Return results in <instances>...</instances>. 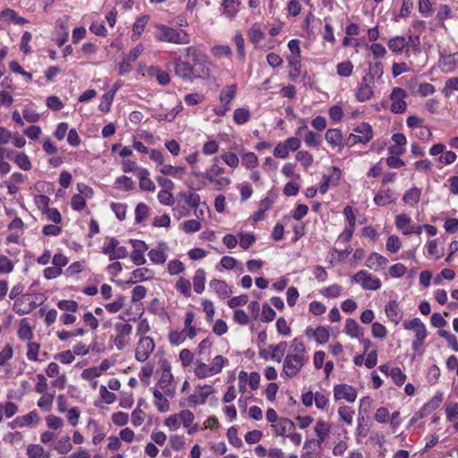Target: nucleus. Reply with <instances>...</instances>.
Segmentation results:
<instances>
[{"label": "nucleus", "mask_w": 458, "mask_h": 458, "mask_svg": "<svg viewBox=\"0 0 458 458\" xmlns=\"http://www.w3.org/2000/svg\"><path fill=\"white\" fill-rule=\"evenodd\" d=\"M184 58L178 56L174 62L166 64L165 67L174 68V74L187 81L196 79H207L210 75V69L205 64L198 49L190 46L183 48Z\"/></svg>", "instance_id": "obj_1"}, {"label": "nucleus", "mask_w": 458, "mask_h": 458, "mask_svg": "<svg viewBox=\"0 0 458 458\" xmlns=\"http://www.w3.org/2000/svg\"><path fill=\"white\" fill-rule=\"evenodd\" d=\"M155 38L157 41L176 45H187L191 42L188 32L184 30L157 23L155 26Z\"/></svg>", "instance_id": "obj_2"}, {"label": "nucleus", "mask_w": 458, "mask_h": 458, "mask_svg": "<svg viewBox=\"0 0 458 458\" xmlns=\"http://www.w3.org/2000/svg\"><path fill=\"white\" fill-rule=\"evenodd\" d=\"M225 168L218 165V157L213 159V164L204 173V178L216 186V189L222 191L231 184L229 177L223 176Z\"/></svg>", "instance_id": "obj_3"}, {"label": "nucleus", "mask_w": 458, "mask_h": 458, "mask_svg": "<svg viewBox=\"0 0 458 458\" xmlns=\"http://www.w3.org/2000/svg\"><path fill=\"white\" fill-rule=\"evenodd\" d=\"M307 357L287 354L284 360L282 376L288 378L295 377L307 362Z\"/></svg>", "instance_id": "obj_4"}, {"label": "nucleus", "mask_w": 458, "mask_h": 458, "mask_svg": "<svg viewBox=\"0 0 458 458\" xmlns=\"http://www.w3.org/2000/svg\"><path fill=\"white\" fill-rule=\"evenodd\" d=\"M352 282L360 284L364 290L377 291L381 288V281L367 270H360L352 277Z\"/></svg>", "instance_id": "obj_5"}, {"label": "nucleus", "mask_w": 458, "mask_h": 458, "mask_svg": "<svg viewBox=\"0 0 458 458\" xmlns=\"http://www.w3.org/2000/svg\"><path fill=\"white\" fill-rule=\"evenodd\" d=\"M301 147V140L297 137H290L283 142H279L274 148L273 154L277 158L284 159L290 151H296Z\"/></svg>", "instance_id": "obj_6"}, {"label": "nucleus", "mask_w": 458, "mask_h": 458, "mask_svg": "<svg viewBox=\"0 0 458 458\" xmlns=\"http://www.w3.org/2000/svg\"><path fill=\"white\" fill-rule=\"evenodd\" d=\"M102 252L108 255L110 260L124 259L128 256V250L124 246H119L116 238H110L108 243L104 245Z\"/></svg>", "instance_id": "obj_7"}, {"label": "nucleus", "mask_w": 458, "mask_h": 458, "mask_svg": "<svg viewBox=\"0 0 458 458\" xmlns=\"http://www.w3.org/2000/svg\"><path fill=\"white\" fill-rule=\"evenodd\" d=\"M407 97L406 91L399 87L393 89L390 94V99L392 101L391 112L394 114H403L407 108L405 98Z\"/></svg>", "instance_id": "obj_8"}, {"label": "nucleus", "mask_w": 458, "mask_h": 458, "mask_svg": "<svg viewBox=\"0 0 458 458\" xmlns=\"http://www.w3.org/2000/svg\"><path fill=\"white\" fill-rule=\"evenodd\" d=\"M155 348L154 341L149 336H143L137 344L135 359L140 362L146 361Z\"/></svg>", "instance_id": "obj_9"}, {"label": "nucleus", "mask_w": 458, "mask_h": 458, "mask_svg": "<svg viewBox=\"0 0 458 458\" xmlns=\"http://www.w3.org/2000/svg\"><path fill=\"white\" fill-rule=\"evenodd\" d=\"M342 175V171L336 166L330 167V174H324L319 186V192L325 194L329 186H336L339 183Z\"/></svg>", "instance_id": "obj_10"}, {"label": "nucleus", "mask_w": 458, "mask_h": 458, "mask_svg": "<svg viewBox=\"0 0 458 458\" xmlns=\"http://www.w3.org/2000/svg\"><path fill=\"white\" fill-rule=\"evenodd\" d=\"M334 397L335 400L344 399L349 403H353L357 398V391L353 386L346 384L335 385Z\"/></svg>", "instance_id": "obj_11"}, {"label": "nucleus", "mask_w": 458, "mask_h": 458, "mask_svg": "<svg viewBox=\"0 0 458 458\" xmlns=\"http://www.w3.org/2000/svg\"><path fill=\"white\" fill-rule=\"evenodd\" d=\"M404 329L412 330L415 333V338L426 339L428 335L427 328L423 322L416 318L411 320H405L403 324Z\"/></svg>", "instance_id": "obj_12"}, {"label": "nucleus", "mask_w": 458, "mask_h": 458, "mask_svg": "<svg viewBox=\"0 0 458 458\" xmlns=\"http://www.w3.org/2000/svg\"><path fill=\"white\" fill-rule=\"evenodd\" d=\"M385 313L388 319L395 325L399 324L403 317V313L399 303L394 300L390 301L386 304Z\"/></svg>", "instance_id": "obj_13"}, {"label": "nucleus", "mask_w": 458, "mask_h": 458, "mask_svg": "<svg viewBox=\"0 0 458 458\" xmlns=\"http://www.w3.org/2000/svg\"><path fill=\"white\" fill-rule=\"evenodd\" d=\"M173 379L174 377L170 367H165L162 370L161 377L158 381V386L161 389L164 390L165 394L169 395L173 394L174 392V387L171 386Z\"/></svg>", "instance_id": "obj_14"}, {"label": "nucleus", "mask_w": 458, "mask_h": 458, "mask_svg": "<svg viewBox=\"0 0 458 458\" xmlns=\"http://www.w3.org/2000/svg\"><path fill=\"white\" fill-rule=\"evenodd\" d=\"M36 303L30 301V298L26 295L19 298L14 303V310L19 315L29 314L36 309Z\"/></svg>", "instance_id": "obj_15"}, {"label": "nucleus", "mask_w": 458, "mask_h": 458, "mask_svg": "<svg viewBox=\"0 0 458 458\" xmlns=\"http://www.w3.org/2000/svg\"><path fill=\"white\" fill-rule=\"evenodd\" d=\"M209 287L217 294L221 299L229 298L232 294V290L229 285L224 281L219 279H213L209 283Z\"/></svg>", "instance_id": "obj_16"}, {"label": "nucleus", "mask_w": 458, "mask_h": 458, "mask_svg": "<svg viewBox=\"0 0 458 458\" xmlns=\"http://www.w3.org/2000/svg\"><path fill=\"white\" fill-rule=\"evenodd\" d=\"M137 176L140 180V188L143 191H154L156 189L155 183L149 178V172L146 168L137 169Z\"/></svg>", "instance_id": "obj_17"}, {"label": "nucleus", "mask_w": 458, "mask_h": 458, "mask_svg": "<svg viewBox=\"0 0 458 458\" xmlns=\"http://www.w3.org/2000/svg\"><path fill=\"white\" fill-rule=\"evenodd\" d=\"M388 263V259L384 256L372 252L366 259L365 265L375 271H378L381 267Z\"/></svg>", "instance_id": "obj_18"}, {"label": "nucleus", "mask_w": 458, "mask_h": 458, "mask_svg": "<svg viewBox=\"0 0 458 458\" xmlns=\"http://www.w3.org/2000/svg\"><path fill=\"white\" fill-rule=\"evenodd\" d=\"M240 0H222V13L233 19L240 11Z\"/></svg>", "instance_id": "obj_19"}, {"label": "nucleus", "mask_w": 458, "mask_h": 458, "mask_svg": "<svg viewBox=\"0 0 458 458\" xmlns=\"http://www.w3.org/2000/svg\"><path fill=\"white\" fill-rule=\"evenodd\" d=\"M355 134L359 135V138L361 140V143L365 144L371 140L373 138V130L372 127L367 123H361L352 130Z\"/></svg>", "instance_id": "obj_20"}, {"label": "nucleus", "mask_w": 458, "mask_h": 458, "mask_svg": "<svg viewBox=\"0 0 458 458\" xmlns=\"http://www.w3.org/2000/svg\"><path fill=\"white\" fill-rule=\"evenodd\" d=\"M286 60L290 66L288 76L291 81H295L301 72V56H287Z\"/></svg>", "instance_id": "obj_21"}, {"label": "nucleus", "mask_w": 458, "mask_h": 458, "mask_svg": "<svg viewBox=\"0 0 458 458\" xmlns=\"http://www.w3.org/2000/svg\"><path fill=\"white\" fill-rule=\"evenodd\" d=\"M458 64V52L449 55H441L439 59V65L443 71L451 72Z\"/></svg>", "instance_id": "obj_22"}, {"label": "nucleus", "mask_w": 458, "mask_h": 458, "mask_svg": "<svg viewBox=\"0 0 458 458\" xmlns=\"http://www.w3.org/2000/svg\"><path fill=\"white\" fill-rule=\"evenodd\" d=\"M154 272L147 267H140L133 270L131 273V278L128 283L134 284L137 282L146 281L152 279Z\"/></svg>", "instance_id": "obj_23"}, {"label": "nucleus", "mask_w": 458, "mask_h": 458, "mask_svg": "<svg viewBox=\"0 0 458 458\" xmlns=\"http://www.w3.org/2000/svg\"><path fill=\"white\" fill-rule=\"evenodd\" d=\"M275 432L277 436H284L286 433H291L295 429L294 423L286 418H281L274 425Z\"/></svg>", "instance_id": "obj_24"}, {"label": "nucleus", "mask_w": 458, "mask_h": 458, "mask_svg": "<svg viewBox=\"0 0 458 458\" xmlns=\"http://www.w3.org/2000/svg\"><path fill=\"white\" fill-rule=\"evenodd\" d=\"M0 19L6 22H13L22 25L28 22L26 19L18 15V13L10 8H6L0 13Z\"/></svg>", "instance_id": "obj_25"}, {"label": "nucleus", "mask_w": 458, "mask_h": 458, "mask_svg": "<svg viewBox=\"0 0 458 458\" xmlns=\"http://www.w3.org/2000/svg\"><path fill=\"white\" fill-rule=\"evenodd\" d=\"M344 332L352 338H360L361 335H363V330L353 318L346 319Z\"/></svg>", "instance_id": "obj_26"}, {"label": "nucleus", "mask_w": 458, "mask_h": 458, "mask_svg": "<svg viewBox=\"0 0 458 458\" xmlns=\"http://www.w3.org/2000/svg\"><path fill=\"white\" fill-rule=\"evenodd\" d=\"M327 142L332 147L343 146V134L339 129H328L325 134Z\"/></svg>", "instance_id": "obj_27"}, {"label": "nucleus", "mask_w": 458, "mask_h": 458, "mask_svg": "<svg viewBox=\"0 0 458 458\" xmlns=\"http://www.w3.org/2000/svg\"><path fill=\"white\" fill-rule=\"evenodd\" d=\"M237 85L232 84L225 87L219 95V100L222 105L230 106V102L235 98Z\"/></svg>", "instance_id": "obj_28"}, {"label": "nucleus", "mask_w": 458, "mask_h": 458, "mask_svg": "<svg viewBox=\"0 0 458 458\" xmlns=\"http://www.w3.org/2000/svg\"><path fill=\"white\" fill-rule=\"evenodd\" d=\"M193 289L194 292L198 294H200L205 290V283H206V272L203 268H199L196 270L193 278Z\"/></svg>", "instance_id": "obj_29"}, {"label": "nucleus", "mask_w": 458, "mask_h": 458, "mask_svg": "<svg viewBox=\"0 0 458 458\" xmlns=\"http://www.w3.org/2000/svg\"><path fill=\"white\" fill-rule=\"evenodd\" d=\"M17 423H20V428L30 427L36 425L40 420V417L37 411H31L26 415L18 416Z\"/></svg>", "instance_id": "obj_30"}, {"label": "nucleus", "mask_w": 458, "mask_h": 458, "mask_svg": "<svg viewBox=\"0 0 458 458\" xmlns=\"http://www.w3.org/2000/svg\"><path fill=\"white\" fill-rule=\"evenodd\" d=\"M374 96V91L369 84L360 83L357 89L355 97L359 102H365L371 99Z\"/></svg>", "instance_id": "obj_31"}, {"label": "nucleus", "mask_w": 458, "mask_h": 458, "mask_svg": "<svg viewBox=\"0 0 458 458\" xmlns=\"http://www.w3.org/2000/svg\"><path fill=\"white\" fill-rule=\"evenodd\" d=\"M148 21V15H142L136 20L132 26V35L131 37L132 40H137L141 36Z\"/></svg>", "instance_id": "obj_32"}, {"label": "nucleus", "mask_w": 458, "mask_h": 458, "mask_svg": "<svg viewBox=\"0 0 458 458\" xmlns=\"http://www.w3.org/2000/svg\"><path fill=\"white\" fill-rule=\"evenodd\" d=\"M387 45L392 52L401 53L408 46V41L405 37L396 36L390 38Z\"/></svg>", "instance_id": "obj_33"}, {"label": "nucleus", "mask_w": 458, "mask_h": 458, "mask_svg": "<svg viewBox=\"0 0 458 458\" xmlns=\"http://www.w3.org/2000/svg\"><path fill=\"white\" fill-rule=\"evenodd\" d=\"M395 198L390 189L380 191L375 197L374 202L379 207H383L394 202Z\"/></svg>", "instance_id": "obj_34"}, {"label": "nucleus", "mask_w": 458, "mask_h": 458, "mask_svg": "<svg viewBox=\"0 0 458 458\" xmlns=\"http://www.w3.org/2000/svg\"><path fill=\"white\" fill-rule=\"evenodd\" d=\"M27 455L29 458H49V453H47L44 447L38 444H30L27 446Z\"/></svg>", "instance_id": "obj_35"}, {"label": "nucleus", "mask_w": 458, "mask_h": 458, "mask_svg": "<svg viewBox=\"0 0 458 458\" xmlns=\"http://www.w3.org/2000/svg\"><path fill=\"white\" fill-rule=\"evenodd\" d=\"M330 425L323 420H318L315 426V433L318 442L323 443L330 432Z\"/></svg>", "instance_id": "obj_36"}, {"label": "nucleus", "mask_w": 458, "mask_h": 458, "mask_svg": "<svg viewBox=\"0 0 458 458\" xmlns=\"http://www.w3.org/2000/svg\"><path fill=\"white\" fill-rule=\"evenodd\" d=\"M155 398L154 404L160 412H166L169 410V402L162 393L156 388L152 389Z\"/></svg>", "instance_id": "obj_37"}, {"label": "nucleus", "mask_w": 458, "mask_h": 458, "mask_svg": "<svg viewBox=\"0 0 458 458\" xmlns=\"http://www.w3.org/2000/svg\"><path fill=\"white\" fill-rule=\"evenodd\" d=\"M159 172L165 175H170L174 178L181 179L185 173V168L182 166H174L171 165H164Z\"/></svg>", "instance_id": "obj_38"}, {"label": "nucleus", "mask_w": 458, "mask_h": 458, "mask_svg": "<svg viewBox=\"0 0 458 458\" xmlns=\"http://www.w3.org/2000/svg\"><path fill=\"white\" fill-rule=\"evenodd\" d=\"M287 347V343L283 341L276 345H270L269 349L272 351L270 353V359L277 362H281L283 356L284 355Z\"/></svg>", "instance_id": "obj_39"}, {"label": "nucleus", "mask_w": 458, "mask_h": 458, "mask_svg": "<svg viewBox=\"0 0 458 458\" xmlns=\"http://www.w3.org/2000/svg\"><path fill=\"white\" fill-rule=\"evenodd\" d=\"M53 448L60 454H66L72 449L71 438L68 436L60 438L53 446Z\"/></svg>", "instance_id": "obj_40"}, {"label": "nucleus", "mask_w": 458, "mask_h": 458, "mask_svg": "<svg viewBox=\"0 0 458 458\" xmlns=\"http://www.w3.org/2000/svg\"><path fill=\"white\" fill-rule=\"evenodd\" d=\"M420 198V190L417 187H413L407 191L403 197V200L409 205L414 206L417 204Z\"/></svg>", "instance_id": "obj_41"}, {"label": "nucleus", "mask_w": 458, "mask_h": 458, "mask_svg": "<svg viewBox=\"0 0 458 458\" xmlns=\"http://www.w3.org/2000/svg\"><path fill=\"white\" fill-rule=\"evenodd\" d=\"M175 289L186 298L191 297V282L184 277H180L177 280Z\"/></svg>", "instance_id": "obj_42"}, {"label": "nucleus", "mask_w": 458, "mask_h": 458, "mask_svg": "<svg viewBox=\"0 0 458 458\" xmlns=\"http://www.w3.org/2000/svg\"><path fill=\"white\" fill-rule=\"evenodd\" d=\"M194 373L199 378H206L215 375L213 370H211L210 365H207L202 361L197 362Z\"/></svg>", "instance_id": "obj_43"}, {"label": "nucleus", "mask_w": 458, "mask_h": 458, "mask_svg": "<svg viewBox=\"0 0 458 458\" xmlns=\"http://www.w3.org/2000/svg\"><path fill=\"white\" fill-rule=\"evenodd\" d=\"M250 113L247 108H236L233 112V121L236 124L242 125L249 122Z\"/></svg>", "instance_id": "obj_44"}, {"label": "nucleus", "mask_w": 458, "mask_h": 458, "mask_svg": "<svg viewBox=\"0 0 458 458\" xmlns=\"http://www.w3.org/2000/svg\"><path fill=\"white\" fill-rule=\"evenodd\" d=\"M321 442H318V439H308L304 443L303 446V457L307 458L308 456L317 453L321 446Z\"/></svg>", "instance_id": "obj_45"}, {"label": "nucleus", "mask_w": 458, "mask_h": 458, "mask_svg": "<svg viewBox=\"0 0 458 458\" xmlns=\"http://www.w3.org/2000/svg\"><path fill=\"white\" fill-rule=\"evenodd\" d=\"M338 414L340 420L344 421L346 425L350 426L352 424L354 410L352 407L346 405L339 407Z\"/></svg>", "instance_id": "obj_46"}, {"label": "nucleus", "mask_w": 458, "mask_h": 458, "mask_svg": "<svg viewBox=\"0 0 458 458\" xmlns=\"http://www.w3.org/2000/svg\"><path fill=\"white\" fill-rule=\"evenodd\" d=\"M17 334L21 340H30L33 337L31 327L29 325L26 318L21 319Z\"/></svg>", "instance_id": "obj_47"}, {"label": "nucleus", "mask_w": 458, "mask_h": 458, "mask_svg": "<svg viewBox=\"0 0 458 458\" xmlns=\"http://www.w3.org/2000/svg\"><path fill=\"white\" fill-rule=\"evenodd\" d=\"M114 95L115 89H112L103 95L102 100L98 106L100 111L105 113L109 112Z\"/></svg>", "instance_id": "obj_48"}, {"label": "nucleus", "mask_w": 458, "mask_h": 458, "mask_svg": "<svg viewBox=\"0 0 458 458\" xmlns=\"http://www.w3.org/2000/svg\"><path fill=\"white\" fill-rule=\"evenodd\" d=\"M305 144L310 148H317L321 143V137L319 134L312 131H307L303 137Z\"/></svg>", "instance_id": "obj_49"}, {"label": "nucleus", "mask_w": 458, "mask_h": 458, "mask_svg": "<svg viewBox=\"0 0 458 458\" xmlns=\"http://www.w3.org/2000/svg\"><path fill=\"white\" fill-rule=\"evenodd\" d=\"M149 215V208L145 203H139L135 208V223H142Z\"/></svg>", "instance_id": "obj_50"}, {"label": "nucleus", "mask_w": 458, "mask_h": 458, "mask_svg": "<svg viewBox=\"0 0 458 458\" xmlns=\"http://www.w3.org/2000/svg\"><path fill=\"white\" fill-rule=\"evenodd\" d=\"M353 72V64L351 61H344L336 65V72L341 77H350Z\"/></svg>", "instance_id": "obj_51"}, {"label": "nucleus", "mask_w": 458, "mask_h": 458, "mask_svg": "<svg viewBox=\"0 0 458 458\" xmlns=\"http://www.w3.org/2000/svg\"><path fill=\"white\" fill-rule=\"evenodd\" d=\"M442 401L441 397H434L429 403H426L423 408L417 412L414 416L417 417V420L421 419L425 416L426 411H429L431 410H435L437 407L439 406L440 403Z\"/></svg>", "instance_id": "obj_52"}, {"label": "nucleus", "mask_w": 458, "mask_h": 458, "mask_svg": "<svg viewBox=\"0 0 458 458\" xmlns=\"http://www.w3.org/2000/svg\"><path fill=\"white\" fill-rule=\"evenodd\" d=\"M248 38L252 44L258 45L265 38V34L259 28L252 26L248 31Z\"/></svg>", "instance_id": "obj_53"}, {"label": "nucleus", "mask_w": 458, "mask_h": 458, "mask_svg": "<svg viewBox=\"0 0 458 458\" xmlns=\"http://www.w3.org/2000/svg\"><path fill=\"white\" fill-rule=\"evenodd\" d=\"M438 335L446 340L454 352H458V340L454 335L446 330H439Z\"/></svg>", "instance_id": "obj_54"}, {"label": "nucleus", "mask_w": 458, "mask_h": 458, "mask_svg": "<svg viewBox=\"0 0 458 458\" xmlns=\"http://www.w3.org/2000/svg\"><path fill=\"white\" fill-rule=\"evenodd\" d=\"M228 364V360L222 355H216L213 358L212 362L210 364L211 370H213L214 374L216 375L220 373L223 368Z\"/></svg>", "instance_id": "obj_55"}, {"label": "nucleus", "mask_w": 458, "mask_h": 458, "mask_svg": "<svg viewBox=\"0 0 458 458\" xmlns=\"http://www.w3.org/2000/svg\"><path fill=\"white\" fill-rule=\"evenodd\" d=\"M178 196L181 198H185V202L189 207L192 208H197L199 206L200 197L195 192L191 191L188 195H186L185 192H180Z\"/></svg>", "instance_id": "obj_56"}, {"label": "nucleus", "mask_w": 458, "mask_h": 458, "mask_svg": "<svg viewBox=\"0 0 458 458\" xmlns=\"http://www.w3.org/2000/svg\"><path fill=\"white\" fill-rule=\"evenodd\" d=\"M15 164L22 170L29 171L31 169V162L24 152H20L14 159Z\"/></svg>", "instance_id": "obj_57"}, {"label": "nucleus", "mask_w": 458, "mask_h": 458, "mask_svg": "<svg viewBox=\"0 0 458 458\" xmlns=\"http://www.w3.org/2000/svg\"><path fill=\"white\" fill-rule=\"evenodd\" d=\"M239 237L240 246L244 250H248L256 242V237L251 233L242 232L239 233Z\"/></svg>", "instance_id": "obj_58"}, {"label": "nucleus", "mask_w": 458, "mask_h": 458, "mask_svg": "<svg viewBox=\"0 0 458 458\" xmlns=\"http://www.w3.org/2000/svg\"><path fill=\"white\" fill-rule=\"evenodd\" d=\"M330 334L328 328L325 327H318L315 329V340L319 344H326L329 339Z\"/></svg>", "instance_id": "obj_59"}, {"label": "nucleus", "mask_w": 458, "mask_h": 458, "mask_svg": "<svg viewBox=\"0 0 458 458\" xmlns=\"http://www.w3.org/2000/svg\"><path fill=\"white\" fill-rule=\"evenodd\" d=\"M148 258L154 264H163L166 260V255L162 250H150L148 251Z\"/></svg>", "instance_id": "obj_60"}, {"label": "nucleus", "mask_w": 458, "mask_h": 458, "mask_svg": "<svg viewBox=\"0 0 458 458\" xmlns=\"http://www.w3.org/2000/svg\"><path fill=\"white\" fill-rule=\"evenodd\" d=\"M185 269L183 263L178 259L170 260L167 264V271L171 276L178 275Z\"/></svg>", "instance_id": "obj_61"}, {"label": "nucleus", "mask_w": 458, "mask_h": 458, "mask_svg": "<svg viewBox=\"0 0 458 458\" xmlns=\"http://www.w3.org/2000/svg\"><path fill=\"white\" fill-rule=\"evenodd\" d=\"M211 53L214 56L221 58L223 56L230 57L232 55V50L229 46L218 45L211 48Z\"/></svg>", "instance_id": "obj_62"}, {"label": "nucleus", "mask_w": 458, "mask_h": 458, "mask_svg": "<svg viewBox=\"0 0 458 458\" xmlns=\"http://www.w3.org/2000/svg\"><path fill=\"white\" fill-rule=\"evenodd\" d=\"M295 157L305 168L310 167L313 163L312 155L305 150L297 152Z\"/></svg>", "instance_id": "obj_63"}, {"label": "nucleus", "mask_w": 458, "mask_h": 458, "mask_svg": "<svg viewBox=\"0 0 458 458\" xmlns=\"http://www.w3.org/2000/svg\"><path fill=\"white\" fill-rule=\"evenodd\" d=\"M242 162L248 169L255 168L259 164L258 157L253 152L245 153L242 156Z\"/></svg>", "instance_id": "obj_64"}]
</instances>
